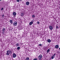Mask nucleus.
Here are the masks:
<instances>
[{
    "instance_id": "7ed1b4c3",
    "label": "nucleus",
    "mask_w": 60,
    "mask_h": 60,
    "mask_svg": "<svg viewBox=\"0 0 60 60\" xmlns=\"http://www.w3.org/2000/svg\"><path fill=\"white\" fill-rule=\"evenodd\" d=\"M13 25L14 26H17V22H14L13 23Z\"/></svg>"
},
{
    "instance_id": "6e6552de",
    "label": "nucleus",
    "mask_w": 60,
    "mask_h": 60,
    "mask_svg": "<svg viewBox=\"0 0 60 60\" xmlns=\"http://www.w3.org/2000/svg\"><path fill=\"white\" fill-rule=\"evenodd\" d=\"M49 28L50 29V30H52V29H53V27H52L51 26H49Z\"/></svg>"
},
{
    "instance_id": "f8f14e48",
    "label": "nucleus",
    "mask_w": 60,
    "mask_h": 60,
    "mask_svg": "<svg viewBox=\"0 0 60 60\" xmlns=\"http://www.w3.org/2000/svg\"><path fill=\"white\" fill-rule=\"evenodd\" d=\"M33 24V22H31L30 23L29 25H32Z\"/></svg>"
},
{
    "instance_id": "0eeeda50",
    "label": "nucleus",
    "mask_w": 60,
    "mask_h": 60,
    "mask_svg": "<svg viewBox=\"0 0 60 60\" xmlns=\"http://www.w3.org/2000/svg\"><path fill=\"white\" fill-rule=\"evenodd\" d=\"M16 54L15 53H13V57H14V58H15V57H16Z\"/></svg>"
},
{
    "instance_id": "aec40b11",
    "label": "nucleus",
    "mask_w": 60,
    "mask_h": 60,
    "mask_svg": "<svg viewBox=\"0 0 60 60\" xmlns=\"http://www.w3.org/2000/svg\"><path fill=\"white\" fill-rule=\"evenodd\" d=\"M33 60H37V58H35L33 59Z\"/></svg>"
},
{
    "instance_id": "6ab92c4d",
    "label": "nucleus",
    "mask_w": 60,
    "mask_h": 60,
    "mask_svg": "<svg viewBox=\"0 0 60 60\" xmlns=\"http://www.w3.org/2000/svg\"><path fill=\"white\" fill-rule=\"evenodd\" d=\"M29 57H27L26 58V60H29Z\"/></svg>"
},
{
    "instance_id": "f257e3e1",
    "label": "nucleus",
    "mask_w": 60,
    "mask_h": 60,
    "mask_svg": "<svg viewBox=\"0 0 60 60\" xmlns=\"http://www.w3.org/2000/svg\"><path fill=\"white\" fill-rule=\"evenodd\" d=\"M11 53V51L9 50L7 51L6 53L7 56H9Z\"/></svg>"
},
{
    "instance_id": "9b49d317",
    "label": "nucleus",
    "mask_w": 60,
    "mask_h": 60,
    "mask_svg": "<svg viewBox=\"0 0 60 60\" xmlns=\"http://www.w3.org/2000/svg\"><path fill=\"white\" fill-rule=\"evenodd\" d=\"M13 15L14 16H16V12H14L13 13Z\"/></svg>"
},
{
    "instance_id": "f3484780",
    "label": "nucleus",
    "mask_w": 60,
    "mask_h": 60,
    "mask_svg": "<svg viewBox=\"0 0 60 60\" xmlns=\"http://www.w3.org/2000/svg\"><path fill=\"white\" fill-rule=\"evenodd\" d=\"M16 45L17 47H18L19 46V44L18 43H17Z\"/></svg>"
},
{
    "instance_id": "423d86ee",
    "label": "nucleus",
    "mask_w": 60,
    "mask_h": 60,
    "mask_svg": "<svg viewBox=\"0 0 60 60\" xmlns=\"http://www.w3.org/2000/svg\"><path fill=\"white\" fill-rule=\"evenodd\" d=\"M55 56H56V54H54L53 55H52L51 56V58L52 59H54V58L55 57Z\"/></svg>"
},
{
    "instance_id": "393cba45",
    "label": "nucleus",
    "mask_w": 60,
    "mask_h": 60,
    "mask_svg": "<svg viewBox=\"0 0 60 60\" xmlns=\"http://www.w3.org/2000/svg\"><path fill=\"white\" fill-rule=\"evenodd\" d=\"M2 17H3V18H4V17H4V15L3 14V15H2Z\"/></svg>"
},
{
    "instance_id": "cd10ccee",
    "label": "nucleus",
    "mask_w": 60,
    "mask_h": 60,
    "mask_svg": "<svg viewBox=\"0 0 60 60\" xmlns=\"http://www.w3.org/2000/svg\"><path fill=\"white\" fill-rule=\"evenodd\" d=\"M21 0V1H22V0Z\"/></svg>"
},
{
    "instance_id": "a211bd4d",
    "label": "nucleus",
    "mask_w": 60,
    "mask_h": 60,
    "mask_svg": "<svg viewBox=\"0 0 60 60\" xmlns=\"http://www.w3.org/2000/svg\"><path fill=\"white\" fill-rule=\"evenodd\" d=\"M17 49H18V50H19V49H20V47H18L17 48Z\"/></svg>"
},
{
    "instance_id": "a878e982",
    "label": "nucleus",
    "mask_w": 60,
    "mask_h": 60,
    "mask_svg": "<svg viewBox=\"0 0 60 60\" xmlns=\"http://www.w3.org/2000/svg\"><path fill=\"white\" fill-rule=\"evenodd\" d=\"M39 46H41V44H39Z\"/></svg>"
},
{
    "instance_id": "1a4fd4ad",
    "label": "nucleus",
    "mask_w": 60,
    "mask_h": 60,
    "mask_svg": "<svg viewBox=\"0 0 60 60\" xmlns=\"http://www.w3.org/2000/svg\"><path fill=\"white\" fill-rule=\"evenodd\" d=\"M24 15V13L23 12H22L21 15V17H23V16Z\"/></svg>"
},
{
    "instance_id": "dca6fc26",
    "label": "nucleus",
    "mask_w": 60,
    "mask_h": 60,
    "mask_svg": "<svg viewBox=\"0 0 60 60\" xmlns=\"http://www.w3.org/2000/svg\"><path fill=\"white\" fill-rule=\"evenodd\" d=\"M32 17L33 18H35V15H33L32 16Z\"/></svg>"
},
{
    "instance_id": "39448f33",
    "label": "nucleus",
    "mask_w": 60,
    "mask_h": 60,
    "mask_svg": "<svg viewBox=\"0 0 60 60\" xmlns=\"http://www.w3.org/2000/svg\"><path fill=\"white\" fill-rule=\"evenodd\" d=\"M55 48L56 49H58L59 48V46H58V45H55Z\"/></svg>"
},
{
    "instance_id": "5701e85b",
    "label": "nucleus",
    "mask_w": 60,
    "mask_h": 60,
    "mask_svg": "<svg viewBox=\"0 0 60 60\" xmlns=\"http://www.w3.org/2000/svg\"><path fill=\"white\" fill-rule=\"evenodd\" d=\"M56 29H57V28H59V27H58V26H56Z\"/></svg>"
},
{
    "instance_id": "9d476101",
    "label": "nucleus",
    "mask_w": 60,
    "mask_h": 60,
    "mask_svg": "<svg viewBox=\"0 0 60 60\" xmlns=\"http://www.w3.org/2000/svg\"><path fill=\"white\" fill-rule=\"evenodd\" d=\"M10 23H11V24H12L13 23V21L12 20H10Z\"/></svg>"
},
{
    "instance_id": "ddd939ff",
    "label": "nucleus",
    "mask_w": 60,
    "mask_h": 60,
    "mask_svg": "<svg viewBox=\"0 0 60 60\" xmlns=\"http://www.w3.org/2000/svg\"><path fill=\"white\" fill-rule=\"evenodd\" d=\"M29 2H26V4L27 5H29Z\"/></svg>"
},
{
    "instance_id": "bb28decb",
    "label": "nucleus",
    "mask_w": 60,
    "mask_h": 60,
    "mask_svg": "<svg viewBox=\"0 0 60 60\" xmlns=\"http://www.w3.org/2000/svg\"><path fill=\"white\" fill-rule=\"evenodd\" d=\"M2 0H0V1H1Z\"/></svg>"
},
{
    "instance_id": "4be33fe9",
    "label": "nucleus",
    "mask_w": 60,
    "mask_h": 60,
    "mask_svg": "<svg viewBox=\"0 0 60 60\" xmlns=\"http://www.w3.org/2000/svg\"><path fill=\"white\" fill-rule=\"evenodd\" d=\"M37 23H38V24H40V22H37Z\"/></svg>"
},
{
    "instance_id": "20e7f679",
    "label": "nucleus",
    "mask_w": 60,
    "mask_h": 60,
    "mask_svg": "<svg viewBox=\"0 0 60 60\" xmlns=\"http://www.w3.org/2000/svg\"><path fill=\"white\" fill-rule=\"evenodd\" d=\"M2 31H3V32H2V33L4 34V32H5V29L4 28L3 29Z\"/></svg>"
},
{
    "instance_id": "f03ea898",
    "label": "nucleus",
    "mask_w": 60,
    "mask_h": 60,
    "mask_svg": "<svg viewBox=\"0 0 60 60\" xmlns=\"http://www.w3.org/2000/svg\"><path fill=\"white\" fill-rule=\"evenodd\" d=\"M42 57V55H40L39 56H38V58L39 60H41Z\"/></svg>"
},
{
    "instance_id": "b1692460",
    "label": "nucleus",
    "mask_w": 60,
    "mask_h": 60,
    "mask_svg": "<svg viewBox=\"0 0 60 60\" xmlns=\"http://www.w3.org/2000/svg\"><path fill=\"white\" fill-rule=\"evenodd\" d=\"M3 9H4V8H2L1 9V11H3Z\"/></svg>"
},
{
    "instance_id": "4468645a",
    "label": "nucleus",
    "mask_w": 60,
    "mask_h": 60,
    "mask_svg": "<svg viewBox=\"0 0 60 60\" xmlns=\"http://www.w3.org/2000/svg\"><path fill=\"white\" fill-rule=\"evenodd\" d=\"M48 42L49 43L50 42H51V40L49 39H48Z\"/></svg>"
},
{
    "instance_id": "2eb2a0df",
    "label": "nucleus",
    "mask_w": 60,
    "mask_h": 60,
    "mask_svg": "<svg viewBox=\"0 0 60 60\" xmlns=\"http://www.w3.org/2000/svg\"><path fill=\"white\" fill-rule=\"evenodd\" d=\"M50 50L49 49H48L47 51V53H49V52Z\"/></svg>"
},
{
    "instance_id": "412c9836",
    "label": "nucleus",
    "mask_w": 60,
    "mask_h": 60,
    "mask_svg": "<svg viewBox=\"0 0 60 60\" xmlns=\"http://www.w3.org/2000/svg\"><path fill=\"white\" fill-rule=\"evenodd\" d=\"M16 1L17 2H19V0H16Z\"/></svg>"
}]
</instances>
